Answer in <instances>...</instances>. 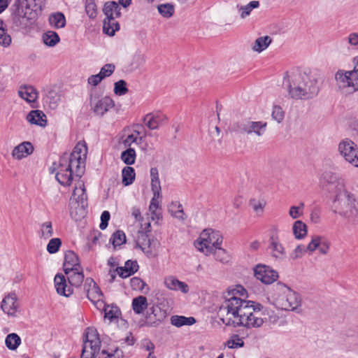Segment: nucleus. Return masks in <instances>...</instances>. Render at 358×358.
Instances as JSON below:
<instances>
[{
    "label": "nucleus",
    "instance_id": "f257e3e1",
    "mask_svg": "<svg viewBox=\"0 0 358 358\" xmlns=\"http://www.w3.org/2000/svg\"><path fill=\"white\" fill-rule=\"evenodd\" d=\"M246 290L241 285L229 290L218 310V316L226 325L244 327L248 329L259 328L265 319L264 306L258 302L246 300Z\"/></svg>",
    "mask_w": 358,
    "mask_h": 358
},
{
    "label": "nucleus",
    "instance_id": "f03ea898",
    "mask_svg": "<svg viewBox=\"0 0 358 358\" xmlns=\"http://www.w3.org/2000/svg\"><path fill=\"white\" fill-rule=\"evenodd\" d=\"M282 86L287 91L289 96L294 100L313 99L319 92L317 79L305 72L287 73Z\"/></svg>",
    "mask_w": 358,
    "mask_h": 358
},
{
    "label": "nucleus",
    "instance_id": "7ed1b4c3",
    "mask_svg": "<svg viewBox=\"0 0 358 358\" xmlns=\"http://www.w3.org/2000/svg\"><path fill=\"white\" fill-rule=\"evenodd\" d=\"M44 2L45 0H17L13 13L14 23L22 28L28 27L42 10Z\"/></svg>",
    "mask_w": 358,
    "mask_h": 358
},
{
    "label": "nucleus",
    "instance_id": "20e7f679",
    "mask_svg": "<svg viewBox=\"0 0 358 358\" xmlns=\"http://www.w3.org/2000/svg\"><path fill=\"white\" fill-rule=\"evenodd\" d=\"M87 147L85 142H78L69 157L63 156L59 159L64 170L71 171L80 178L85 171Z\"/></svg>",
    "mask_w": 358,
    "mask_h": 358
},
{
    "label": "nucleus",
    "instance_id": "39448f33",
    "mask_svg": "<svg viewBox=\"0 0 358 358\" xmlns=\"http://www.w3.org/2000/svg\"><path fill=\"white\" fill-rule=\"evenodd\" d=\"M333 212L342 217L350 220L358 215V201L356 196L343 190L336 194L332 204Z\"/></svg>",
    "mask_w": 358,
    "mask_h": 358
},
{
    "label": "nucleus",
    "instance_id": "423d86ee",
    "mask_svg": "<svg viewBox=\"0 0 358 358\" xmlns=\"http://www.w3.org/2000/svg\"><path fill=\"white\" fill-rule=\"evenodd\" d=\"M273 296L276 307L285 310H294L301 306V299L298 293L282 283H278Z\"/></svg>",
    "mask_w": 358,
    "mask_h": 358
},
{
    "label": "nucleus",
    "instance_id": "0eeeda50",
    "mask_svg": "<svg viewBox=\"0 0 358 358\" xmlns=\"http://www.w3.org/2000/svg\"><path fill=\"white\" fill-rule=\"evenodd\" d=\"M222 243V236L219 231L212 229L202 231L194 241L195 248L206 255H211Z\"/></svg>",
    "mask_w": 358,
    "mask_h": 358
},
{
    "label": "nucleus",
    "instance_id": "6e6552de",
    "mask_svg": "<svg viewBox=\"0 0 358 358\" xmlns=\"http://www.w3.org/2000/svg\"><path fill=\"white\" fill-rule=\"evenodd\" d=\"M330 245V241L326 237L318 235L313 236L307 246L297 245L290 253L289 257L292 259L295 260L301 258L306 251L313 253L316 250H318L321 255H327L329 251Z\"/></svg>",
    "mask_w": 358,
    "mask_h": 358
},
{
    "label": "nucleus",
    "instance_id": "1a4fd4ad",
    "mask_svg": "<svg viewBox=\"0 0 358 358\" xmlns=\"http://www.w3.org/2000/svg\"><path fill=\"white\" fill-rule=\"evenodd\" d=\"M101 341L96 328L87 327L83 336L81 358H96L101 350Z\"/></svg>",
    "mask_w": 358,
    "mask_h": 358
},
{
    "label": "nucleus",
    "instance_id": "9d476101",
    "mask_svg": "<svg viewBox=\"0 0 358 358\" xmlns=\"http://www.w3.org/2000/svg\"><path fill=\"white\" fill-rule=\"evenodd\" d=\"M338 88L345 94H352L358 90V75L350 71L338 70L335 73Z\"/></svg>",
    "mask_w": 358,
    "mask_h": 358
},
{
    "label": "nucleus",
    "instance_id": "9b49d317",
    "mask_svg": "<svg viewBox=\"0 0 358 358\" xmlns=\"http://www.w3.org/2000/svg\"><path fill=\"white\" fill-rule=\"evenodd\" d=\"M136 244V247L149 257L155 256L160 245L157 238H150L148 234L143 231H138Z\"/></svg>",
    "mask_w": 358,
    "mask_h": 358
},
{
    "label": "nucleus",
    "instance_id": "f8f14e48",
    "mask_svg": "<svg viewBox=\"0 0 358 358\" xmlns=\"http://www.w3.org/2000/svg\"><path fill=\"white\" fill-rule=\"evenodd\" d=\"M84 288L87 292V298L97 309L101 310L105 307V303L103 301V294L93 279L90 278H86Z\"/></svg>",
    "mask_w": 358,
    "mask_h": 358
},
{
    "label": "nucleus",
    "instance_id": "ddd939ff",
    "mask_svg": "<svg viewBox=\"0 0 358 358\" xmlns=\"http://www.w3.org/2000/svg\"><path fill=\"white\" fill-rule=\"evenodd\" d=\"M90 105L93 113L98 116H103L115 106L114 101L110 96L101 98L91 95Z\"/></svg>",
    "mask_w": 358,
    "mask_h": 358
},
{
    "label": "nucleus",
    "instance_id": "4468645a",
    "mask_svg": "<svg viewBox=\"0 0 358 358\" xmlns=\"http://www.w3.org/2000/svg\"><path fill=\"white\" fill-rule=\"evenodd\" d=\"M239 131L245 134H255L258 137L262 136L267 128V122L264 121L247 120L241 122L239 126Z\"/></svg>",
    "mask_w": 358,
    "mask_h": 358
},
{
    "label": "nucleus",
    "instance_id": "2eb2a0df",
    "mask_svg": "<svg viewBox=\"0 0 358 358\" xmlns=\"http://www.w3.org/2000/svg\"><path fill=\"white\" fill-rule=\"evenodd\" d=\"M255 278L264 284H271L278 278V273L266 265H257L254 269Z\"/></svg>",
    "mask_w": 358,
    "mask_h": 358
},
{
    "label": "nucleus",
    "instance_id": "dca6fc26",
    "mask_svg": "<svg viewBox=\"0 0 358 358\" xmlns=\"http://www.w3.org/2000/svg\"><path fill=\"white\" fill-rule=\"evenodd\" d=\"M19 308L17 295L13 292L6 295L1 303V309L9 317H16Z\"/></svg>",
    "mask_w": 358,
    "mask_h": 358
},
{
    "label": "nucleus",
    "instance_id": "f3484780",
    "mask_svg": "<svg viewBox=\"0 0 358 358\" xmlns=\"http://www.w3.org/2000/svg\"><path fill=\"white\" fill-rule=\"evenodd\" d=\"M166 317V310L162 309L158 305H153L147 311L145 322L150 327H155L159 325Z\"/></svg>",
    "mask_w": 358,
    "mask_h": 358
},
{
    "label": "nucleus",
    "instance_id": "a211bd4d",
    "mask_svg": "<svg viewBox=\"0 0 358 358\" xmlns=\"http://www.w3.org/2000/svg\"><path fill=\"white\" fill-rule=\"evenodd\" d=\"M166 120L167 117L160 112L148 113L143 117L145 126L151 130L158 129Z\"/></svg>",
    "mask_w": 358,
    "mask_h": 358
},
{
    "label": "nucleus",
    "instance_id": "6ab92c4d",
    "mask_svg": "<svg viewBox=\"0 0 358 358\" xmlns=\"http://www.w3.org/2000/svg\"><path fill=\"white\" fill-rule=\"evenodd\" d=\"M55 287L60 296L69 297L73 294L71 285H68L64 275L57 274L54 278Z\"/></svg>",
    "mask_w": 358,
    "mask_h": 358
},
{
    "label": "nucleus",
    "instance_id": "aec40b11",
    "mask_svg": "<svg viewBox=\"0 0 358 358\" xmlns=\"http://www.w3.org/2000/svg\"><path fill=\"white\" fill-rule=\"evenodd\" d=\"M34 146L29 141H24L14 148L12 151V157L17 160L24 159L34 152Z\"/></svg>",
    "mask_w": 358,
    "mask_h": 358
},
{
    "label": "nucleus",
    "instance_id": "412c9836",
    "mask_svg": "<svg viewBox=\"0 0 358 358\" xmlns=\"http://www.w3.org/2000/svg\"><path fill=\"white\" fill-rule=\"evenodd\" d=\"M26 120L33 125H36L40 127L44 128L47 125L46 115L40 110H31L26 116Z\"/></svg>",
    "mask_w": 358,
    "mask_h": 358
},
{
    "label": "nucleus",
    "instance_id": "4be33fe9",
    "mask_svg": "<svg viewBox=\"0 0 358 358\" xmlns=\"http://www.w3.org/2000/svg\"><path fill=\"white\" fill-rule=\"evenodd\" d=\"M164 283L166 287L170 290L180 291L183 294H187L189 290V285L187 283L172 275L166 277Z\"/></svg>",
    "mask_w": 358,
    "mask_h": 358
},
{
    "label": "nucleus",
    "instance_id": "5701e85b",
    "mask_svg": "<svg viewBox=\"0 0 358 358\" xmlns=\"http://www.w3.org/2000/svg\"><path fill=\"white\" fill-rule=\"evenodd\" d=\"M356 148L357 145L349 138L342 140L338 145V152L345 161L349 159L351 154H353Z\"/></svg>",
    "mask_w": 358,
    "mask_h": 358
},
{
    "label": "nucleus",
    "instance_id": "b1692460",
    "mask_svg": "<svg viewBox=\"0 0 358 358\" xmlns=\"http://www.w3.org/2000/svg\"><path fill=\"white\" fill-rule=\"evenodd\" d=\"M87 196L85 192L84 182L79 180L73 189V194L70 199V201H76L79 203H87Z\"/></svg>",
    "mask_w": 358,
    "mask_h": 358
},
{
    "label": "nucleus",
    "instance_id": "393cba45",
    "mask_svg": "<svg viewBox=\"0 0 358 358\" xmlns=\"http://www.w3.org/2000/svg\"><path fill=\"white\" fill-rule=\"evenodd\" d=\"M138 269V265L136 261L128 260L124 266L117 267L116 271L121 278H126L134 274Z\"/></svg>",
    "mask_w": 358,
    "mask_h": 358
},
{
    "label": "nucleus",
    "instance_id": "a878e982",
    "mask_svg": "<svg viewBox=\"0 0 358 358\" xmlns=\"http://www.w3.org/2000/svg\"><path fill=\"white\" fill-rule=\"evenodd\" d=\"M87 203L70 201L69 211L71 217L76 221H79L85 216Z\"/></svg>",
    "mask_w": 358,
    "mask_h": 358
},
{
    "label": "nucleus",
    "instance_id": "bb28decb",
    "mask_svg": "<svg viewBox=\"0 0 358 358\" xmlns=\"http://www.w3.org/2000/svg\"><path fill=\"white\" fill-rule=\"evenodd\" d=\"M64 272L71 286L78 287L82 285L84 280V274L81 267Z\"/></svg>",
    "mask_w": 358,
    "mask_h": 358
},
{
    "label": "nucleus",
    "instance_id": "cd10ccee",
    "mask_svg": "<svg viewBox=\"0 0 358 358\" xmlns=\"http://www.w3.org/2000/svg\"><path fill=\"white\" fill-rule=\"evenodd\" d=\"M18 95L27 102L33 103L38 98V92L33 86L25 85L20 87Z\"/></svg>",
    "mask_w": 358,
    "mask_h": 358
},
{
    "label": "nucleus",
    "instance_id": "c85d7f7f",
    "mask_svg": "<svg viewBox=\"0 0 358 358\" xmlns=\"http://www.w3.org/2000/svg\"><path fill=\"white\" fill-rule=\"evenodd\" d=\"M269 248L271 250L272 255L275 258L282 259L285 256V249L278 236H272L271 237Z\"/></svg>",
    "mask_w": 358,
    "mask_h": 358
},
{
    "label": "nucleus",
    "instance_id": "c756f323",
    "mask_svg": "<svg viewBox=\"0 0 358 358\" xmlns=\"http://www.w3.org/2000/svg\"><path fill=\"white\" fill-rule=\"evenodd\" d=\"M79 259L77 255L73 251H68L65 254L64 270V271H71L74 268H80Z\"/></svg>",
    "mask_w": 358,
    "mask_h": 358
},
{
    "label": "nucleus",
    "instance_id": "7c9ffc66",
    "mask_svg": "<svg viewBox=\"0 0 358 358\" xmlns=\"http://www.w3.org/2000/svg\"><path fill=\"white\" fill-rule=\"evenodd\" d=\"M58 171L56 173V179L57 180L64 186H69L71 185L72 182V175L73 173L71 171L64 170L63 166H61V164H59V166L57 168Z\"/></svg>",
    "mask_w": 358,
    "mask_h": 358
},
{
    "label": "nucleus",
    "instance_id": "2f4dec72",
    "mask_svg": "<svg viewBox=\"0 0 358 358\" xmlns=\"http://www.w3.org/2000/svg\"><path fill=\"white\" fill-rule=\"evenodd\" d=\"M131 306L136 314L141 315L144 313L148 308V303L147 298L144 296H138L132 300Z\"/></svg>",
    "mask_w": 358,
    "mask_h": 358
},
{
    "label": "nucleus",
    "instance_id": "473e14b6",
    "mask_svg": "<svg viewBox=\"0 0 358 358\" xmlns=\"http://www.w3.org/2000/svg\"><path fill=\"white\" fill-rule=\"evenodd\" d=\"M170 321L171 324L176 327L191 326L196 323V320L194 317H185L177 315L171 316Z\"/></svg>",
    "mask_w": 358,
    "mask_h": 358
},
{
    "label": "nucleus",
    "instance_id": "72a5a7b5",
    "mask_svg": "<svg viewBox=\"0 0 358 358\" xmlns=\"http://www.w3.org/2000/svg\"><path fill=\"white\" fill-rule=\"evenodd\" d=\"M103 12L106 18L118 17L120 16V8L117 3L115 1L107 2L105 3Z\"/></svg>",
    "mask_w": 358,
    "mask_h": 358
},
{
    "label": "nucleus",
    "instance_id": "f704fd0d",
    "mask_svg": "<svg viewBox=\"0 0 358 358\" xmlns=\"http://www.w3.org/2000/svg\"><path fill=\"white\" fill-rule=\"evenodd\" d=\"M115 18L108 17L103 20V31L108 36H113L115 31L120 29V25Z\"/></svg>",
    "mask_w": 358,
    "mask_h": 358
},
{
    "label": "nucleus",
    "instance_id": "c9c22d12",
    "mask_svg": "<svg viewBox=\"0 0 358 358\" xmlns=\"http://www.w3.org/2000/svg\"><path fill=\"white\" fill-rule=\"evenodd\" d=\"M292 232L296 239H302L307 235V225L301 220H296L293 224Z\"/></svg>",
    "mask_w": 358,
    "mask_h": 358
},
{
    "label": "nucleus",
    "instance_id": "e433bc0d",
    "mask_svg": "<svg viewBox=\"0 0 358 358\" xmlns=\"http://www.w3.org/2000/svg\"><path fill=\"white\" fill-rule=\"evenodd\" d=\"M271 41L268 36L259 37L255 41L252 49L255 52H261L268 47Z\"/></svg>",
    "mask_w": 358,
    "mask_h": 358
},
{
    "label": "nucleus",
    "instance_id": "4c0bfd02",
    "mask_svg": "<svg viewBox=\"0 0 358 358\" xmlns=\"http://www.w3.org/2000/svg\"><path fill=\"white\" fill-rule=\"evenodd\" d=\"M41 238L47 240L54 235L52 224L51 221H46L40 225V229L38 232Z\"/></svg>",
    "mask_w": 358,
    "mask_h": 358
},
{
    "label": "nucleus",
    "instance_id": "58836bf2",
    "mask_svg": "<svg viewBox=\"0 0 358 358\" xmlns=\"http://www.w3.org/2000/svg\"><path fill=\"white\" fill-rule=\"evenodd\" d=\"M266 202L264 199H252L249 201V206L257 216H262L264 211Z\"/></svg>",
    "mask_w": 358,
    "mask_h": 358
},
{
    "label": "nucleus",
    "instance_id": "ea45409f",
    "mask_svg": "<svg viewBox=\"0 0 358 358\" xmlns=\"http://www.w3.org/2000/svg\"><path fill=\"white\" fill-rule=\"evenodd\" d=\"M49 22L55 28H63L66 24V19L63 13H56L50 15Z\"/></svg>",
    "mask_w": 358,
    "mask_h": 358
},
{
    "label": "nucleus",
    "instance_id": "a19ab883",
    "mask_svg": "<svg viewBox=\"0 0 358 358\" xmlns=\"http://www.w3.org/2000/svg\"><path fill=\"white\" fill-rule=\"evenodd\" d=\"M43 41L49 47H54L59 42L58 34L53 31H48L43 34Z\"/></svg>",
    "mask_w": 358,
    "mask_h": 358
},
{
    "label": "nucleus",
    "instance_id": "79ce46f5",
    "mask_svg": "<svg viewBox=\"0 0 358 358\" xmlns=\"http://www.w3.org/2000/svg\"><path fill=\"white\" fill-rule=\"evenodd\" d=\"M151 189L152 192H161V183L159 178V171L156 167L150 169Z\"/></svg>",
    "mask_w": 358,
    "mask_h": 358
},
{
    "label": "nucleus",
    "instance_id": "37998d69",
    "mask_svg": "<svg viewBox=\"0 0 358 358\" xmlns=\"http://www.w3.org/2000/svg\"><path fill=\"white\" fill-rule=\"evenodd\" d=\"M122 183L125 186H128L134 182L135 179L134 169L131 166H126L122 169Z\"/></svg>",
    "mask_w": 358,
    "mask_h": 358
},
{
    "label": "nucleus",
    "instance_id": "c03bdc74",
    "mask_svg": "<svg viewBox=\"0 0 358 358\" xmlns=\"http://www.w3.org/2000/svg\"><path fill=\"white\" fill-rule=\"evenodd\" d=\"M5 343H6V347L9 350H14L17 349V347L21 343V339L17 334H16L15 333H12V334H8L6 336V340H5Z\"/></svg>",
    "mask_w": 358,
    "mask_h": 358
},
{
    "label": "nucleus",
    "instance_id": "a18cd8bd",
    "mask_svg": "<svg viewBox=\"0 0 358 358\" xmlns=\"http://www.w3.org/2000/svg\"><path fill=\"white\" fill-rule=\"evenodd\" d=\"M142 138L143 137L138 136V133H131L122 138V143L125 148H130L133 144H141Z\"/></svg>",
    "mask_w": 358,
    "mask_h": 358
},
{
    "label": "nucleus",
    "instance_id": "49530a36",
    "mask_svg": "<svg viewBox=\"0 0 358 358\" xmlns=\"http://www.w3.org/2000/svg\"><path fill=\"white\" fill-rule=\"evenodd\" d=\"M136 159V152L134 149L128 148L121 154V159L127 165L134 164Z\"/></svg>",
    "mask_w": 358,
    "mask_h": 358
},
{
    "label": "nucleus",
    "instance_id": "de8ad7c7",
    "mask_svg": "<svg viewBox=\"0 0 358 358\" xmlns=\"http://www.w3.org/2000/svg\"><path fill=\"white\" fill-rule=\"evenodd\" d=\"M47 101H49V105L51 108H55L60 100L59 96L55 90L52 88L48 89L46 94Z\"/></svg>",
    "mask_w": 358,
    "mask_h": 358
},
{
    "label": "nucleus",
    "instance_id": "09e8293b",
    "mask_svg": "<svg viewBox=\"0 0 358 358\" xmlns=\"http://www.w3.org/2000/svg\"><path fill=\"white\" fill-rule=\"evenodd\" d=\"M11 43L10 36L6 33V25L0 19V45L4 47L8 46Z\"/></svg>",
    "mask_w": 358,
    "mask_h": 358
},
{
    "label": "nucleus",
    "instance_id": "8fccbe9b",
    "mask_svg": "<svg viewBox=\"0 0 358 358\" xmlns=\"http://www.w3.org/2000/svg\"><path fill=\"white\" fill-rule=\"evenodd\" d=\"M304 203L300 202L299 206H292L289 210V215L292 219H297L303 215Z\"/></svg>",
    "mask_w": 358,
    "mask_h": 358
},
{
    "label": "nucleus",
    "instance_id": "3c124183",
    "mask_svg": "<svg viewBox=\"0 0 358 358\" xmlns=\"http://www.w3.org/2000/svg\"><path fill=\"white\" fill-rule=\"evenodd\" d=\"M271 116L278 123H281L285 118V111L281 106L274 104L272 108Z\"/></svg>",
    "mask_w": 358,
    "mask_h": 358
},
{
    "label": "nucleus",
    "instance_id": "603ef678",
    "mask_svg": "<svg viewBox=\"0 0 358 358\" xmlns=\"http://www.w3.org/2000/svg\"><path fill=\"white\" fill-rule=\"evenodd\" d=\"M159 13L164 17H171L174 13V7L170 3H164L158 6Z\"/></svg>",
    "mask_w": 358,
    "mask_h": 358
},
{
    "label": "nucleus",
    "instance_id": "864d4df0",
    "mask_svg": "<svg viewBox=\"0 0 358 358\" xmlns=\"http://www.w3.org/2000/svg\"><path fill=\"white\" fill-rule=\"evenodd\" d=\"M110 241L114 247L120 246L126 242V236L122 231H117L113 234Z\"/></svg>",
    "mask_w": 358,
    "mask_h": 358
},
{
    "label": "nucleus",
    "instance_id": "5fc2aeb1",
    "mask_svg": "<svg viewBox=\"0 0 358 358\" xmlns=\"http://www.w3.org/2000/svg\"><path fill=\"white\" fill-rule=\"evenodd\" d=\"M128 92L127 83L123 80H120L114 84V93L118 96H123Z\"/></svg>",
    "mask_w": 358,
    "mask_h": 358
},
{
    "label": "nucleus",
    "instance_id": "6e6d98bb",
    "mask_svg": "<svg viewBox=\"0 0 358 358\" xmlns=\"http://www.w3.org/2000/svg\"><path fill=\"white\" fill-rule=\"evenodd\" d=\"M62 245V241L59 238H52L49 241L47 245V250L50 254L56 253L60 246Z\"/></svg>",
    "mask_w": 358,
    "mask_h": 358
},
{
    "label": "nucleus",
    "instance_id": "4d7b16f0",
    "mask_svg": "<svg viewBox=\"0 0 358 358\" xmlns=\"http://www.w3.org/2000/svg\"><path fill=\"white\" fill-rule=\"evenodd\" d=\"M243 345L244 342L243 339L237 335L231 336L225 343V345L231 349L240 348L243 346Z\"/></svg>",
    "mask_w": 358,
    "mask_h": 358
},
{
    "label": "nucleus",
    "instance_id": "13d9d810",
    "mask_svg": "<svg viewBox=\"0 0 358 358\" xmlns=\"http://www.w3.org/2000/svg\"><path fill=\"white\" fill-rule=\"evenodd\" d=\"M85 11L90 18L94 19L96 17L97 10L94 0H86Z\"/></svg>",
    "mask_w": 358,
    "mask_h": 358
},
{
    "label": "nucleus",
    "instance_id": "bf43d9fd",
    "mask_svg": "<svg viewBox=\"0 0 358 358\" xmlns=\"http://www.w3.org/2000/svg\"><path fill=\"white\" fill-rule=\"evenodd\" d=\"M153 197L151 199L150 204V210L154 213L159 207V203L162 199V194L161 192H152Z\"/></svg>",
    "mask_w": 358,
    "mask_h": 358
},
{
    "label": "nucleus",
    "instance_id": "052dcab7",
    "mask_svg": "<svg viewBox=\"0 0 358 358\" xmlns=\"http://www.w3.org/2000/svg\"><path fill=\"white\" fill-rule=\"evenodd\" d=\"M101 310H104L105 318H108L110 320L118 317L120 314V311L117 308V307L105 305V307H103V308H102Z\"/></svg>",
    "mask_w": 358,
    "mask_h": 358
},
{
    "label": "nucleus",
    "instance_id": "680f3d73",
    "mask_svg": "<svg viewBox=\"0 0 358 358\" xmlns=\"http://www.w3.org/2000/svg\"><path fill=\"white\" fill-rule=\"evenodd\" d=\"M259 6V3L258 1H250L248 4L246 6L241 7V10H242V13L241 14V17L242 18H245L246 16L249 15L251 10L253 8H256Z\"/></svg>",
    "mask_w": 358,
    "mask_h": 358
},
{
    "label": "nucleus",
    "instance_id": "e2e57ef3",
    "mask_svg": "<svg viewBox=\"0 0 358 358\" xmlns=\"http://www.w3.org/2000/svg\"><path fill=\"white\" fill-rule=\"evenodd\" d=\"M214 255L216 260L221 262H226L228 260V256L226 251L219 245V248L212 253Z\"/></svg>",
    "mask_w": 358,
    "mask_h": 358
},
{
    "label": "nucleus",
    "instance_id": "0e129e2a",
    "mask_svg": "<svg viewBox=\"0 0 358 358\" xmlns=\"http://www.w3.org/2000/svg\"><path fill=\"white\" fill-rule=\"evenodd\" d=\"M115 65L113 64H106L101 69L99 73L104 79L106 77L110 76L115 71Z\"/></svg>",
    "mask_w": 358,
    "mask_h": 358
},
{
    "label": "nucleus",
    "instance_id": "69168bd1",
    "mask_svg": "<svg viewBox=\"0 0 358 358\" xmlns=\"http://www.w3.org/2000/svg\"><path fill=\"white\" fill-rule=\"evenodd\" d=\"M102 354L106 355L104 358H122L123 357V353L122 350H120L119 348H116L114 350H112L111 351H107V350H102Z\"/></svg>",
    "mask_w": 358,
    "mask_h": 358
},
{
    "label": "nucleus",
    "instance_id": "338daca9",
    "mask_svg": "<svg viewBox=\"0 0 358 358\" xmlns=\"http://www.w3.org/2000/svg\"><path fill=\"white\" fill-rule=\"evenodd\" d=\"M102 80H103V77L99 73H98L90 76L87 79V83L89 85L95 87L98 85L102 81Z\"/></svg>",
    "mask_w": 358,
    "mask_h": 358
},
{
    "label": "nucleus",
    "instance_id": "774afa93",
    "mask_svg": "<svg viewBox=\"0 0 358 358\" xmlns=\"http://www.w3.org/2000/svg\"><path fill=\"white\" fill-rule=\"evenodd\" d=\"M346 162L352 166L358 168V148L355 149L353 154L350 155V157H349Z\"/></svg>",
    "mask_w": 358,
    "mask_h": 358
}]
</instances>
